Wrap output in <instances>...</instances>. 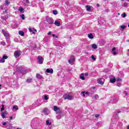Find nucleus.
<instances>
[{
	"label": "nucleus",
	"instance_id": "f257e3e1",
	"mask_svg": "<svg viewBox=\"0 0 129 129\" xmlns=\"http://www.w3.org/2000/svg\"><path fill=\"white\" fill-rule=\"evenodd\" d=\"M53 110L55 111L57 114H58V115L56 116V118L57 119H60V118L62 117V109L57 107V106H53Z\"/></svg>",
	"mask_w": 129,
	"mask_h": 129
},
{
	"label": "nucleus",
	"instance_id": "f03ea898",
	"mask_svg": "<svg viewBox=\"0 0 129 129\" xmlns=\"http://www.w3.org/2000/svg\"><path fill=\"white\" fill-rule=\"evenodd\" d=\"M64 99H68V100H72L73 99V96L69 94H66L63 95Z\"/></svg>",
	"mask_w": 129,
	"mask_h": 129
},
{
	"label": "nucleus",
	"instance_id": "7ed1b4c3",
	"mask_svg": "<svg viewBox=\"0 0 129 129\" xmlns=\"http://www.w3.org/2000/svg\"><path fill=\"white\" fill-rule=\"evenodd\" d=\"M43 62H44V57H42V56H39L37 58V63L38 64H43Z\"/></svg>",
	"mask_w": 129,
	"mask_h": 129
},
{
	"label": "nucleus",
	"instance_id": "20e7f679",
	"mask_svg": "<svg viewBox=\"0 0 129 129\" xmlns=\"http://www.w3.org/2000/svg\"><path fill=\"white\" fill-rule=\"evenodd\" d=\"M20 55H22V52L20 50H16L15 51L14 56L16 58H19Z\"/></svg>",
	"mask_w": 129,
	"mask_h": 129
},
{
	"label": "nucleus",
	"instance_id": "39448f33",
	"mask_svg": "<svg viewBox=\"0 0 129 129\" xmlns=\"http://www.w3.org/2000/svg\"><path fill=\"white\" fill-rule=\"evenodd\" d=\"M46 20L49 25H53L54 24V20L53 19L48 17Z\"/></svg>",
	"mask_w": 129,
	"mask_h": 129
},
{
	"label": "nucleus",
	"instance_id": "423d86ee",
	"mask_svg": "<svg viewBox=\"0 0 129 129\" xmlns=\"http://www.w3.org/2000/svg\"><path fill=\"white\" fill-rule=\"evenodd\" d=\"M97 82L99 84H101V85H103V84H104V79H98L97 80Z\"/></svg>",
	"mask_w": 129,
	"mask_h": 129
},
{
	"label": "nucleus",
	"instance_id": "0eeeda50",
	"mask_svg": "<svg viewBox=\"0 0 129 129\" xmlns=\"http://www.w3.org/2000/svg\"><path fill=\"white\" fill-rule=\"evenodd\" d=\"M8 58V56L3 55V58H0V63H5V60Z\"/></svg>",
	"mask_w": 129,
	"mask_h": 129
},
{
	"label": "nucleus",
	"instance_id": "6e6552de",
	"mask_svg": "<svg viewBox=\"0 0 129 129\" xmlns=\"http://www.w3.org/2000/svg\"><path fill=\"white\" fill-rule=\"evenodd\" d=\"M86 8L87 12H92V10H93V8L89 5L86 6Z\"/></svg>",
	"mask_w": 129,
	"mask_h": 129
},
{
	"label": "nucleus",
	"instance_id": "1a4fd4ad",
	"mask_svg": "<svg viewBox=\"0 0 129 129\" xmlns=\"http://www.w3.org/2000/svg\"><path fill=\"white\" fill-rule=\"evenodd\" d=\"M2 33L5 36V37H9V36H10V34H9V32H5V30L4 29L2 30Z\"/></svg>",
	"mask_w": 129,
	"mask_h": 129
},
{
	"label": "nucleus",
	"instance_id": "9d476101",
	"mask_svg": "<svg viewBox=\"0 0 129 129\" xmlns=\"http://www.w3.org/2000/svg\"><path fill=\"white\" fill-rule=\"evenodd\" d=\"M46 124L48 125V126H49V129H51V125L52 124V122H51V121L49 120H46Z\"/></svg>",
	"mask_w": 129,
	"mask_h": 129
},
{
	"label": "nucleus",
	"instance_id": "9b49d317",
	"mask_svg": "<svg viewBox=\"0 0 129 129\" xmlns=\"http://www.w3.org/2000/svg\"><path fill=\"white\" fill-rule=\"evenodd\" d=\"M43 112L45 115H48L49 114V110L47 108L44 109Z\"/></svg>",
	"mask_w": 129,
	"mask_h": 129
},
{
	"label": "nucleus",
	"instance_id": "f8f14e48",
	"mask_svg": "<svg viewBox=\"0 0 129 129\" xmlns=\"http://www.w3.org/2000/svg\"><path fill=\"white\" fill-rule=\"evenodd\" d=\"M8 18H9V15H8V14L5 16L1 17V19L3 21H6V20H8Z\"/></svg>",
	"mask_w": 129,
	"mask_h": 129
},
{
	"label": "nucleus",
	"instance_id": "ddd939ff",
	"mask_svg": "<svg viewBox=\"0 0 129 129\" xmlns=\"http://www.w3.org/2000/svg\"><path fill=\"white\" fill-rule=\"evenodd\" d=\"M53 69H46V73H50L51 74H53Z\"/></svg>",
	"mask_w": 129,
	"mask_h": 129
},
{
	"label": "nucleus",
	"instance_id": "4468645a",
	"mask_svg": "<svg viewBox=\"0 0 129 129\" xmlns=\"http://www.w3.org/2000/svg\"><path fill=\"white\" fill-rule=\"evenodd\" d=\"M54 25H55L57 27H60V26H61V25L60 24V22L58 21L57 20H56L55 21Z\"/></svg>",
	"mask_w": 129,
	"mask_h": 129
},
{
	"label": "nucleus",
	"instance_id": "2eb2a0df",
	"mask_svg": "<svg viewBox=\"0 0 129 129\" xmlns=\"http://www.w3.org/2000/svg\"><path fill=\"white\" fill-rule=\"evenodd\" d=\"M6 115H7V112H3L1 114V116L3 118H6Z\"/></svg>",
	"mask_w": 129,
	"mask_h": 129
},
{
	"label": "nucleus",
	"instance_id": "dca6fc26",
	"mask_svg": "<svg viewBox=\"0 0 129 129\" xmlns=\"http://www.w3.org/2000/svg\"><path fill=\"white\" fill-rule=\"evenodd\" d=\"M110 82H111V83H114V82H116L115 78L110 79Z\"/></svg>",
	"mask_w": 129,
	"mask_h": 129
},
{
	"label": "nucleus",
	"instance_id": "f3484780",
	"mask_svg": "<svg viewBox=\"0 0 129 129\" xmlns=\"http://www.w3.org/2000/svg\"><path fill=\"white\" fill-rule=\"evenodd\" d=\"M91 47L94 49H97V45L96 44H93L91 45Z\"/></svg>",
	"mask_w": 129,
	"mask_h": 129
},
{
	"label": "nucleus",
	"instance_id": "a211bd4d",
	"mask_svg": "<svg viewBox=\"0 0 129 129\" xmlns=\"http://www.w3.org/2000/svg\"><path fill=\"white\" fill-rule=\"evenodd\" d=\"M115 50H116L115 47H113L112 49V54H113L114 55H116V54H117L116 51H115Z\"/></svg>",
	"mask_w": 129,
	"mask_h": 129
},
{
	"label": "nucleus",
	"instance_id": "6ab92c4d",
	"mask_svg": "<svg viewBox=\"0 0 129 129\" xmlns=\"http://www.w3.org/2000/svg\"><path fill=\"white\" fill-rule=\"evenodd\" d=\"M18 10L19 11V12H20V13H21V14H24V9H23L22 7H20Z\"/></svg>",
	"mask_w": 129,
	"mask_h": 129
},
{
	"label": "nucleus",
	"instance_id": "aec40b11",
	"mask_svg": "<svg viewBox=\"0 0 129 129\" xmlns=\"http://www.w3.org/2000/svg\"><path fill=\"white\" fill-rule=\"evenodd\" d=\"M36 78H38V79H42V77L39 74H36Z\"/></svg>",
	"mask_w": 129,
	"mask_h": 129
},
{
	"label": "nucleus",
	"instance_id": "412c9836",
	"mask_svg": "<svg viewBox=\"0 0 129 129\" xmlns=\"http://www.w3.org/2000/svg\"><path fill=\"white\" fill-rule=\"evenodd\" d=\"M116 102H117V99H116V98H113L111 103H116Z\"/></svg>",
	"mask_w": 129,
	"mask_h": 129
},
{
	"label": "nucleus",
	"instance_id": "4be33fe9",
	"mask_svg": "<svg viewBox=\"0 0 129 129\" xmlns=\"http://www.w3.org/2000/svg\"><path fill=\"white\" fill-rule=\"evenodd\" d=\"M80 78L82 80H85V78H84V75H83V74H81Z\"/></svg>",
	"mask_w": 129,
	"mask_h": 129
},
{
	"label": "nucleus",
	"instance_id": "5701e85b",
	"mask_svg": "<svg viewBox=\"0 0 129 129\" xmlns=\"http://www.w3.org/2000/svg\"><path fill=\"white\" fill-rule=\"evenodd\" d=\"M121 81H122V79L119 78H116V82H121Z\"/></svg>",
	"mask_w": 129,
	"mask_h": 129
},
{
	"label": "nucleus",
	"instance_id": "b1692460",
	"mask_svg": "<svg viewBox=\"0 0 129 129\" xmlns=\"http://www.w3.org/2000/svg\"><path fill=\"white\" fill-rule=\"evenodd\" d=\"M19 35H20V36H24L25 35V33H24V32H23L22 31H20L19 32Z\"/></svg>",
	"mask_w": 129,
	"mask_h": 129
},
{
	"label": "nucleus",
	"instance_id": "393cba45",
	"mask_svg": "<svg viewBox=\"0 0 129 129\" xmlns=\"http://www.w3.org/2000/svg\"><path fill=\"white\" fill-rule=\"evenodd\" d=\"M88 37L89 39H93V35L92 34H88Z\"/></svg>",
	"mask_w": 129,
	"mask_h": 129
},
{
	"label": "nucleus",
	"instance_id": "a878e982",
	"mask_svg": "<svg viewBox=\"0 0 129 129\" xmlns=\"http://www.w3.org/2000/svg\"><path fill=\"white\" fill-rule=\"evenodd\" d=\"M121 29H120L121 31H123L124 29H125L126 26H120Z\"/></svg>",
	"mask_w": 129,
	"mask_h": 129
},
{
	"label": "nucleus",
	"instance_id": "bb28decb",
	"mask_svg": "<svg viewBox=\"0 0 129 129\" xmlns=\"http://www.w3.org/2000/svg\"><path fill=\"white\" fill-rule=\"evenodd\" d=\"M69 63H70V64H73V63H74V59H70V60H69Z\"/></svg>",
	"mask_w": 129,
	"mask_h": 129
},
{
	"label": "nucleus",
	"instance_id": "cd10ccee",
	"mask_svg": "<svg viewBox=\"0 0 129 129\" xmlns=\"http://www.w3.org/2000/svg\"><path fill=\"white\" fill-rule=\"evenodd\" d=\"M116 83L117 86H118V87H120L121 86V83H120V82H116Z\"/></svg>",
	"mask_w": 129,
	"mask_h": 129
},
{
	"label": "nucleus",
	"instance_id": "c85d7f7f",
	"mask_svg": "<svg viewBox=\"0 0 129 129\" xmlns=\"http://www.w3.org/2000/svg\"><path fill=\"white\" fill-rule=\"evenodd\" d=\"M13 109H15V110H18V109H19V107H18V106H14Z\"/></svg>",
	"mask_w": 129,
	"mask_h": 129
},
{
	"label": "nucleus",
	"instance_id": "c756f323",
	"mask_svg": "<svg viewBox=\"0 0 129 129\" xmlns=\"http://www.w3.org/2000/svg\"><path fill=\"white\" fill-rule=\"evenodd\" d=\"M32 79H28L27 80V82H28V83H31V82H32Z\"/></svg>",
	"mask_w": 129,
	"mask_h": 129
},
{
	"label": "nucleus",
	"instance_id": "7c9ffc66",
	"mask_svg": "<svg viewBox=\"0 0 129 129\" xmlns=\"http://www.w3.org/2000/svg\"><path fill=\"white\" fill-rule=\"evenodd\" d=\"M5 5H6V6H9V5H10V2H9V1H5Z\"/></svg>",
	"mask_w": 129,
	"mask_h": 129
},
{
	"label": "nucleus",
	"instance_id": "2f4dec72",
	"mask_svg": "<svg viewBox=\"0 0 129 129\" xmlns=\"http://www.w3.org/2000/svg\"><path fill=\"white\" fill-rule=\"evenodd\" d=\"M44 100H48L49 99V98H48V96L45 95L44 97Z\"/></svg>",
	"mask_w": 129,
	"mask_h": 129
},
{
	"label": "nucleus",
	"instance_id": "473e14b6",
	"mask_svg": "<svg viewBox=\"0 0 129 129\" xmlns=\"http://www.w3.org/2000/svg\"><path fill=\"white\" fill-rule=\"evenodd\" d=\"M20 18H21V19L23 20H25V15H24V14L20 15Z\"/></svg>",
	"mask_w": 129,
	"mask_h": 129
},
{
	"label": "nucleus",
	"instance_id": "72a5a7b5",
	"mask_svg": "<svg viewBox=\"0 0 129 129\" xmlns=\"http://www.w3.org/2000/svg\"><path fill=\"white\" fill-rule=\"evenodd\" d=\"M29 31L31 32H32V34H33L34 35L35 34H36V33H35L34 32H33V30H32V28H30L29 29Z\"/></svg>",
	"mask_w": 129,
	"mask_h": 129
},
{
	"label": "nucleus",
	"instance_id": "f704fd0d",
	"mask_svg": "<svg viewBox=\"0 0 129 129\" xmlns=\"http://www.w3.org/2000/svg\"><path fill=\"white\" fill-rule=\"evenodd\" d=\"M94 98L95 99H98V98H99V96H98V95H95V96H94Z\"/></svg>",
	"mask_w": 129,
	"mask_h": 129
},
{
	"label": "nucleus",
	"instance_id": "c9c22d12",
	"mask_svg": "<svg viewBox=\"0 0 129 129\" xmlns=\"http://www.w3.org/2000/svg\"><path fill=\"white\" fill-rule=\"evenodd\" d=\"M121 16L122 18H125V17H126V15L125 14V13H123V14H122Z\"/></svg>",
	"mask_w": 129,
	"mask_h": 129
},
{
	"label": "nucleus",
	"instance_id": "e433bc0d",
	"mask_svg": "<svg viewBox=\"0 0 129 129\" xmlns=\"http://www.w3.org/2000/svg\"><path fill=\"white\" fill-rule=\"evenodd\" d=\"M52 13L53 15H57V14H58V12L56 10H54Z\"/></svg>",
	"mask_w": 129,
	"mask_h": 129
},
{
	"label": "nucleus",
	"instance_id": "4c0bfd02",
	"mask_svg": "<svg viewBox=\"0 0 129 129\" xmlns=\"http://www.w3.org/2000/svg\"><path fill=\"white\" fill-rule=\"evenodd\" d=\"M95 116L96 118H97L98 117H99V116H100V114H96Z\"/></svg>",
	"mask_w": 129,
	"mask_h": 129
},
{
	"label": "nucleus",
	"instance_id": "58836bf2",
	"mask_svg": "<svg viewBox=\"0 0 129 129\" xmlns=\"http://www.w3.org/2000/svg\"><path fill=\"white\" fill-rule=\"evenodd\" d=\"M1 111H3V110H5V105L4 104L2 105V108H1Z\"/></svg>",
	"mask_w": 129,
	"mask_h": 129
},
{
	"label": "nucleus",
	"instance_id": "ea45409f",
	"mask_svg": "<svg viewBox=\"0 0 129 129\" xmlns=\"http://www.w3.org/2000/svg\"><path fill=\"white\" fill-rule=\"evenodd\" d=\"M71 60H74V61H75V57H74V56H71Z\"/></svg>",
	"mask_w": 129,
	"mask_h": 129
},
{
	"label": "nucleus",
	"instance_id": "a19ab883",
	"mask_svg": "<svg viewBox=\"0 0 129 129\" xmlns=\"http://www.w3.org/2000/svg\"><path fill=\"white\" fill-rule=\"evenodd\" d=\"M91 58L93 60H94V61H95V60H96V59L95 58V57L93 55H91Z\"/></svg>",
	"mask_w": 129,
	"mask_h": 129
},
{
	"label": "nucleus",
	"instance_id": "79ce46f5",
	"mask_svg": "<svg viewBox=\"0 0 129 129\" xmlns=\"http://www.w3.org/2000/svg\"><path fill=\"white\" fill-rule=\"evenodd\" d=\"M1 44L3 45V46H6V42H1Z\"/></svg>",
	"mask_w": 129,
	"mask_h": 129
},
{
	"label": "nucleus",
	"instance_id": "37998d69",
	"mask_svg": "<svg viewBox=\"0 0 129 129\" xmlns=\"http://www.w3.org/2000/svg\"><path fill=\"white\" fill-rule=\"evenodd\" d=\"M82 94L84 97H85V92H82Z\"/></svg>",
	"mask_w": 129,
	"mask_h": 129
},
{
	"label": "nucleus",
	"instance_id": "c03bdc74",
	"mask_svg": "<svg viewBox=\"0 0 129 129\" xmlns=\"http://www.w3.org/2000/svg\"><path fill=\"white\" fill-rule=\"evenodd\" d=\"M123 94H124L125 95H127V93L126 92V91H124V92H123Z\"/></svg>",
	"mask_w": 129,
	"mask_h": 129
},
{
	"label": "nucleus",
	"instance_id": "a18cd8bd",
	"mask_svg": "<svg viewBox=\"0 0 129 129\" xmlns=\"http://www.w3.org/2000/svg\"><path fill=\"white\" fill-rule=\"evenodd\" d=\"M52 37H55V38H58V36H56L55 34L52 35Z\"/></svg>",
	"mask_w": 129,
	"mask_h": 129
},
{
	"label": "nucleus",
	"instance_id": "49530a36",
	"mask_svg": "<svg viewBox=\"0 0 129 129\" xmlns=\"http://www.w3.org/2000/svg\"><path fill=\"white\" fill-rule=\"evenodd\" d=\"M22 74H26V71H22Z\"/></svg>",
	"mask_w": 129,
	"mask_h": 129
},
{
	"label": "nucleus",
	"instance_id": "de8ad7c7",
	"mask_svg": "<svg viewBox=\"0 0 129 129\" xmlns=\"http://www.w3.org/2000/svg\"><path fill=\"white\" fill-rule=\"evenodd\" d=\"M123 6L124 7H126V6H127V3H124Z\"/></svg>",
	"mask_w": 129,
	"mask_h": 129
},
{
	"label": "nucleus",
	"instance_id": "09e8293b",
	"mask_svg": "<svg viewBox=\"0 0 129 129\" xmlns=\"http://www.w3.org/2000/svg\"><path fill=\"white\" fill-rule=\"evenodd\" d=\"M51 34H52V32L49 31V32L47 33V35H51Z\"/></svg>",
	"mask_w": 129,
	"mask_h": 129
},
{
	"label": "nucleus",
	"instance_id": "8fccbe9b",
	"mask_svg": "<svg viewBox=\"0 0 129 129\" xmlns=\"http://www.w3.org/2000/svg\"><path fill=\"white\" fill-rule=\"evenodd\" d=\"M85 75L86 76H88V75H89V74L88 73H86Z\"/></svg>",
	"mask_w": 129,
	"mask_h": 129
},
{
	"label": "nucleus",
	"instance_id": "3c124183",
	"mask_svg": "<svg viewBox=\"0 0 129 129\" xmlns=\"http://www.w3.org/2000/svg\"><path fill=\"white\" fill-rule=\"evenodd\" d=\"M6 124H7V122H4L3 123V125H6Z\"/></svg>",
	"mask_w": 129,
	"mask_h": 129
},
{
	"label": "nucleus",
	"instance_id": "603ef678",
	"mask_svg": "<svg viewBox=\"0 0 129 129\" xmlns=\"http://www.w3.org/2000/svg\"><path fill=\"white\" fill-rule=\"evenodd\" d=\"M128 52H127V56H129V49H128Z\"/></svg>",
	"mask_w": 129,
	"mask_h": 129
},
{
	"label": "nucleus",
	"instance_id": "864d4df0",
	"mask_svg": "<svg viewBox=\"0 0 129 129\" xmlns=\"http://www.w3.org/2000/svg\"><path fill=\"white\" fill-rule=\"evenodd\" d=\"M10 119H11V120H12V119H13V116L10 117Z\"/></svg>",
	"mask_w": 129,
	"mask_h": 129
},
{
	"label": "nucleus",
	"instance_id": "5fc2aeb1",
	"mask_svg": "<svg viewBox=\"0 0 129 129\" xmlns=\"http://www.w3.org/2000/svg\"><path fill=\"white\" fill-rule=\"evenodd\" d=\"M33 29H34V31H35L36 32H37V30H36V29H35V28H33Z\"/></svg>",
	"mask_w": 129,
	"mask_h": 129
},
{
	"label": "nucleus",
	"instance_id": "6e6d98bb",
	"mask_svg": "<svg viewBox=\"0 0 129 129\" xmlns=\"http://www.w3.org/2000/svg\"><path fill=\"white\" fill-rule=\"evenodd\" d=\"M85 94H88V92H85Z\"/></svg>",
	"mask_w": 129,
	"mask_h": 129
},
{
	"label": "nucleus",
	"instance_id": "4d7b16f0",
	"mask_svg": "<svg viewBox=\"0 0 129 129\" xmlns=\"http://www.w3.org/2000/svg\"><path fill=\"white\" fill-rule=\"evenodd\" d=\"M97 7H99V4H97Z\"/></svg>",
	"mask_w": 129,
	"mask_h": 129
},
{
	"label": "nucleus",
	"instance_id": "13d9d810",
	"mask_svg": "<svg viewBox=\"0 0 129 129\" xmlns=\"http://www.w3.org/2000/svg\"><path fill=\"white\" fill-rule=\"evenodd\" d=\"M127 129H129V125L127 126Z\"/></svg>",
	"mask_w": 129,
	"mask_h": 129
},
{
	"label": "nucleus",
	"instance_id": "bf43d9fd",
	"mask_svg": "<svg viewBox=\"0 0 129 129\" xmlns=\"http://www.w3.org/2000/svg\"><path fill=\"white\" fill-rule=\"evenodd\" d=\"M117 112L118 113H120V111H118Z\"/></svg>",
	"mask_w": 129,
	"mask_h": 129
},
{
	"label": "nucleus",
	"instance_id": "052dcab7",
	"mask_svg": "<svg viewBox=\"0 0 129 129\" xmlns=\"http://www.w3.org/2000/svg\"><path fill=\"white\" fill-rule=\"evenodd\" d=\"M1 87H2V85L0 84V89H1Z\"/></svg>",
	"mask_w": 129,
	"mask_h": 129
},
{
	"label": "nucleus",
	"instance_id": "680f3d73",
	"mask_svg": "<svg viewBox=\"0 0 129 129\" xmlns=\"http://www.w3.org/2000/svg\"><path fill=\"white\" fill-rule=\"evenodd\" d=\"M1 10H3L2 7H1Z\"/></svg>",
	"mask_w": 129,
	"mask_h": 129
},
{
	"label": "nucleus",
	"instance_id": "e2e57ef3",
	"mask_svg": "<svg viewBox=\"0 0 129 129\" xmlns=\"http://www.w3.org/2000/svg\"><path fill=\"white\" fill-rule=\"evenodd\" d=\"M17 129H22V128H17Z\"/></svg>",
	"mask_w": 129,
	"mask_h": 129
},
{
	"label": "nucleus",
	"instance_id": "0e129e2a",
	"mask_svg": "<svg viewBox=\"0 0 129 129\" xmlns=\"http://www.w3.org/2000/svg\"><path fill=\"white\" fill-rule=\"evenodd\" d=\"M127 42H129V40H127Z\"/></svg>",
	"mask_w": 129,
	"mask_h": 129
},
{
	"label": "nucleus",
	"instance_id": "69168bd1",
	"mask_svg": "<svg viewBox=\"0 0 129 129\" xmlns=\"http://www.w3.org/2000/svg\"><path fill=\"white\" fill-rule=\"evenodd\" d=\"M121 1H122L123 2L124 0H121Z\"/></svg>",
	"mask_w": 129,
	"mask_h": 129
},
{
	"label": "nucleus",
	"instance_id": "338daca9",
	"mask_svg": "<svg viewBox=\"0 0 129 129\" xmlns=\"http://www.w3.org/2000/svg\"><path fill=\"white\" fill-rule=\"evenodd\" d=\"M27 2H28V0H27Z\"/></svg>",
	"mask_w": 129,
	"mask_h": 129
},
{
	"label": "nucleus",
	"instance_id": "774afa93",
	"mask_svg": "<svg viewBox=\"0 0 129 129\" xmlns=\"http://www.w3.org/2000/svg\"><path fill=\"white\" fill-rule=\"evenodd\" d=\"M129 1V0H128Z\"/></svg>",
	"mask_w": 129,
	"mask_h": 129
}]
</instances>
